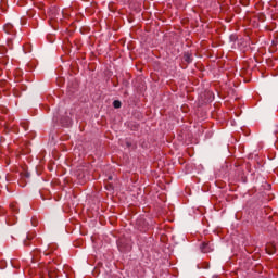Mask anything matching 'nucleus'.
I'll return each instance as SVG.
<instances>
[{
    "label": "nucleus",
    "instance_id": "nucleus-1",
    "mask_svg": "<svg viewBox=\"0 0 278 278\" xmlns=\"http://www.w3.org/2000/svg\"><path fill=\"white\" fill-rule=\"evenodd\" d=\"M60 14H62V11L60 9L52 8L49 11V16L52 21L58 18V16H60Z\"/></svg>",
    "mask_w": 278,
    "mask_h": 278
},
{
    "label": "nucleus",
    "instance_id": "nucleus-6",
    "mask_svg": "<svg viewBox=\"0 0 278 278\" xmlns=\"http://www.w3.org/2000/svg\"><path fill=\"white\" fill-rule=\"evenodd\" d=\"M11 207H14V204H11Z\"/></svg>",
    "mask_w": 278,
    "mask_h": 278
},
{
    "label": "nucleus",
    "instance_id": "nucleus-4",
    "mask_svg": "<svg viewBox=\"0 0 278 278\" xmlns=\"http://www.w3.org/2000/svg\"><path fill=\"white\" fill-rule=\"evenodd\" d=\"M121 105H122V103H121V101H118V100H115V101L113 102V106L115 108V110H118V108H121Z\"/></svg>",
    "mask_w": 278,
    "mask_h": 278
},
{
    "label": "nucleus",
    "instance_id": "nucleus-2",
    "mask_svg": "<svg viewBox=\"0 0 278 278\" xmlns=\"http://www.w3.org/2000/svg\"><path fill=\"white\" fill-rule=\"evenodd\" d=\"M202 253H211V251H214V248H212L211 243L204 242L201 245Z\"/></svg>",
    "mask_w": 278,
    "mask_h": 278
},
{
    "label": "nucleus",
    "instance_id": "nucleus-5",
    "mask_svg": "<svg viewBox=\"0 0 278 278\" xmlns=\"http://www.w3.org/2000/svg\"><path fill=\"white\" fill-rule=\"evenodd\" d=\"M185 62H192L190 54H185Z\"/></svg>",
    "mask_w": 278,
    "mask_h": 278
},
{
    "label": "nucleus",
    "instance_id": "nucleus-3",
    "mask_svg": "<svg viewBox=\"0 0 278 278\" xmlns=\"http://www.w3.org/2000/svg\"><path fill=\"white\" fill-rule=\"evenodd\" d=\"M266 251H267L268 255H274V253H276L275 244L269 243V244L266 247Z\"/></svg>",
    "mask_w": 278,
    "mask_h": 278
}]
</instances>
